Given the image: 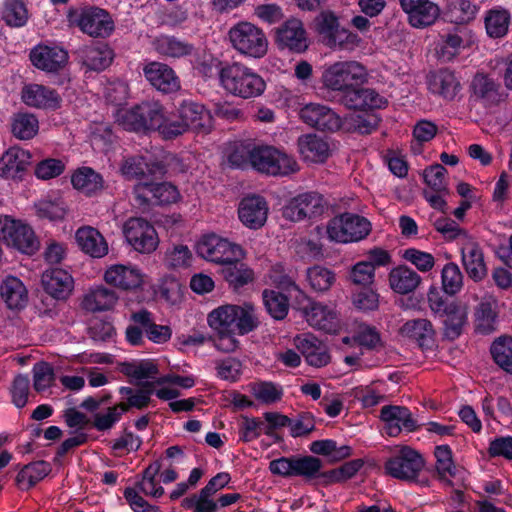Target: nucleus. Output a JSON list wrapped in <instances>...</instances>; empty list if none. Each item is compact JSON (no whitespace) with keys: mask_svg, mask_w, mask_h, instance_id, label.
<instances>
[{"mask_svg":"<svg viewBox=\"0 0 512 512\" xmlns=\"http://www.w3.org/2000/svg\"><path fill=\"white\" fill-rule=\"evenodd\" d=\"M121 172L127 180L137 182L134 191L143 202L166 205L175 203L180 196L171 183H156L166 173L164 162H124Z\"/></svg>","mask_w":512,"mask_h":512,"instance_id":"f257e3e1","label":"nucleus"},{"mask_svg":"<svg viewBox=\"0 0 512 512\" xmlns=\"http://www.w3.org/2000/svg\"><path fill=\"white\" fill-rule=\"evenodd\" d=\"M207 321L217 333L245 335L258 326L255 308L251 303L222 305L208 314Z\"/></svg>","mask_w":512,"mask_h":512,"instance_id":"f03ea898","label":"nucleus"},{"mask_svg":"<svg viewBox=\"0 0 512 512\" xmlns=\"http://www.w3.org/2000/svg\"><path fill=\"white\" fill-rule=\"evenodd\" d=\"M219 78L227 92L243 99L258 97L266 88L263 78L241 63L224 66L220 70Z\"/></svg>","mask_w":512,"mask_h":512,"instance_id":"7ed1b4c3","label":"nucleus"},{"mask_svg":"<svg viewBox=\"0 0 512 512\" xmlns=\"http://www.w3.org/2000/svg\"><path fill=\"white\" fill-rule=\"evenodd\" d=\"M367 80V69L361 63L352 60L326 65L321 76L322 85L328 90L341 92L342 98Z\"/></svg>","mask_w":512,"mask_h":512,"instance_id":"20e7f679","label":"nucleus"},{"mask_svg":"<svg viewBox=\"0 0 512 512\" xmlns=\"http://www.w3.org/2000/svg\"><path fill=\"white\" fill-rule=\"evenodd\" d=\"M232 47L240 54L252 58H262L268 50V39L258 26L242 21L229 30Z\"/></svg>","mask_w":512,"mask_h":512,"instance_id":"39448f33","label":"nucleus"},{"mask_svg":"<svg viewBox=\"0 0 512 512\" xmlns=\"http://www.w3.org/2000/svg\"><path fill=\"white\" fill-rule=\"evenodd\" d=\"M130 319L133 323L127 326L125 336L128 343L133 346L144 343V332L150 341L157 344L165 343L171 338V328L156 324L153 314L146 309L132 313Z\"/></svg>","mask_w":512,"mask_h":512,"instance_id":"423d86ee","label":"nucleus"},{"mask_svg":"<svg viewBox=\"0 0 512 512\" xmlns=\"http://www.w3.org/2000/svg\"><path fill=\"white\" fill-rule=\"evenodd\" d=\"M370 231V222L366 218L352 213H343L336 216L329 220L326 226L328 239L337 243L360 241Z\"/></svg>","mask_w":512,"mask_h":512,"instance_id":"0eeeda50","label":"nucleus"},{"mask_svg":"<svg viewBox=\"0 0 512 512\" xmlns=\"http://www.w3.org/2000/svg\"><path fill=\"white\" fill-rule=\"evenodd\" d=\"M69 21L93 38H106L114 31V21L110 14L99 7H85L70 10Z\"/></svg>","mask_w":512,"mask_h":512,"instance_id":"6e6552de","label":"nucleus"},{"mask_svg":"<svg viewBox=\"0 0 512 512\" xmlns=\"http://www.w3.org/2000/svg\"><path fill=\"white\" fill-rule=\"evenodd\" d=\"M317 29L325 44L335 50L352 51L361 42L360 37L340 27L338 18L331 12H323L317 18Z\"/></svg>","mask_w":512,"mask_h":512,"instance_id":"1a4fd4ad","label":"nucleus"},{"mask_svg":"<svg viewBox=\"0 0 512 512\" xmlns=\"http://www.w3.org/2000/svg\"><path fill=\"white\" fill-rule=\"evenodd\" d=\"M0 236L7 246L26 254L34 253L38 248L32 228L10 216H0Z\"/></svg>","mask_w":512,"mask_h":512,"instance_id":"9d476101","label":"nucleus"},{"mask_svg":"<svg viewBox=\"0 0 512 512\" xmlns=\"http://www.w3.org/2000/svg\"><path fill=\"white\" fill-rule=\"evenodd\" d=\"M322 468V461L313 456H292L274 459L269 464V470L274 475L285 478L302 476L316 477Z\"/></svg>","mask_w":512,"mask_h":512,"instance_id":"9b49d317","label":"nucleus"},{"mask_svg":"<svg viewBox=\"0 0 512 512\" xmlns=\"http://www.w3.org/2000/svg\"><path fill=\"white\" fill-rule=\"evenodd\" d=\"M197 253L202 258L223 266L236 257H243L241 246L215 234L204 236L197 244Z\"/></svg>","mask_w":512,"mask_h":512,"instance_id":"f8f14e48","label":"nucleus"},{"mask_svg":"<svg viewBox=\"0 0 512 512\" xmlns=\"http://www.w3.org/2000/svg\"><path fill=\"white\" fill-rule=\"evenodd\" d=\"M127 242L140 253L149 254L156 250L159 239L152 224L144 218H130L123 226Z\"/></svg>","mask_w":512,"mask_h":512,"instance_id":"ddd939ff","label":"nucleus"},{"mask_svg":"<svg viewBox=\"0 0 512 512\" xmlns=\"http://www.w3.org/2000/svg\"><path fill=\"white\" fill-rule=\"evenodd\" d=\"M423 466L424 461L421 455L408 446L402 447L385 462L387 474L405 481L414 480Z\"/></svg>","mask_w":512,"mask_h":512,"instance_id":"4468645a","label":"nucleus"},{"mask_svg":"<svg viewBox=\"0 0 512 512\" xmlns=\"http://www.w3.org/2000/svg\"><path fill=\"white\" fill-rule=\"evenodd\" d=\"M324 209L325 201L321 194L305 192L289 200L283 208V216L290 221L299 222L321 215Z\"/></svg>","mask_w":512,"mask_h":512,"instance_id":"2eb2a0df","label":"nucleus"},{"mask_svg":"<svg viewBox=\"0 0 512 512\" xmlns=\"http://www.w3.org/2000/svg\"><path fill=\"white\" fill-rule=\"evenodd\" d=\"M34 67L46 73H58L68 63V52L54 43L38 44L29 53Z\"/></svg>","mask_w":512,"mask_h":512,"instance_id":"dca6fc26","label":"nucleus"},{"mask_svg":"<svg viewBox=\"0 0 512 512\" xmlns=\"http://www.w3.org/2000/svg\"><path fill=\"white\" fill-rule=\"evenodd\" d=\"M231 153L227 160H286L287 153L281 147L264 143L255 144L250 140L238 141L230 145Z\"/></svg>","mask_w":512,"mask_h":512,"instance_id":"f3484780","label":"nucleus"},{"mask_svg":"<svg viewBox=\"0 0 512 512\" xmlns=\"http://www.w3.org/2000/svg\"><path fill=\"white\" fill-rule=\"evenodd\" d=\"M300 118L320 131L334 132L341 127V118L328 106L317 103L305 105L300 110Z\"/></svg>","mask_w":512,"mask_h":512,"instance_id":"a211bd4d","label":"nucleus"},{"mask_svg":"<svg viewBox=\"0 0 512 512\" xmlns=\"http://www.w3.org/2000/svg\"><path fill=\"white\" fill-rule=\"evenodd\" d=\"M380 417L385 424L386 433L391 437L398 436L402 431L413 432L418 428L411 411L404 406H384Z\"/></svg>","mask_w":512,"mask_h":512,"instance_id":"6ab92c4d","label":"nucleus"},{"mask_svg":"<svg viewBox=\"0 0 512 512\" xmlns=\"http://www.w3.org/2000/svg\"><path fill=\"white\" fill-rule=\"evenodd\" d=\"M268 203L260 195H248L244 197L238 207V217L242 224L250 229H259L267 221Z\"/></svg>","mask_w":512,"mask_h":512,"instance_id":"aec40b11","label":"nucleus"},{"mask_svg":"<svg viewBox=\"0 0 512 512\" xmlns=\"http://www.w3.org/2000/svg\"><path fill=\"white\" fill-rule=\"evenodd\" d=\"M401 8L408 15V21L415 28H425L435 23L440 9L431 0H399Z\"/></svg>","mask_w":512,"mask_h":512,"instance_id":"412c9836","label":"nucleus"},{"mask_svg":"<svg viewBox=\"0 0 512 512\" xmlns=\"http://www.w3.org/2000/svg\"><path fill=\"white\" fill-rule=\"evenodd\" d=\"M146 80L163 93H172L180 89V80L175 71L162 62H149L143 67Z\"/></svg>","mask_w":512,"mask_h":512,"instance_id":"4be33fe9","label":"nucleus"},{"mask_svg":"<svg viewBox=\"0 0 512 512\" xmlns=\"http://www.w3.org/2000/svg\"><path fill=\"white\" fill-rule=\"evenodd\" d=\"M296 348L313 367H323L330 362V355L325 343L312 333H303L294 338Z\"/></svg>","mask_w":512,"mask_h":512,"instance_id":"5701e85b","label":"nucleus"},{"mask_svg":"<svg viewBox=\"0 0 512 512\" xmlns=\"http://www.w3.org/2000/svg\"><path fill=\"white\" fill-rule=\"evenodd\" d=\"M429 91L447 101H452L461 91V83L455 72L444 68L432 72L427 79Z\"/></svg>","mask_w":512,"mask_h":512,"instance_id":"b1692460","label":"nucleus"},{"mask_svg":"<svg viewBox=\"0 0 512 512\" xmlns=\"http://www.w3.org/2000/svg\"><path fill=\"white\" fill-rule=\"evenodd\" d=\"M461 257L463 266L474 281H481L487 275V267L484 261V255L479 244L471 237L461 245Z\"/></svg>","mask_w":512,"mask_h":512,"instance_id":"393cba45","label":"nucleus"},{"mask_svg":"<svg viewBox=\"0 0 512 512\" xmlns=\"http://www.w3.org/2000/svg\"><path fill=\"white\" fill-rule=\"evenodd\" d=\"M79 62L92 71L106 69L113 60V51L105 43L95 45H84L76 50Z\"/></svg>","mask_w":512,"mask_h":512,"instance_id":"a878e982","label":"nucleus"},{"mask_svg":"<svg viewBox=\"0 0 512 512\" xmlns=\"http://www.w3.org/2000/svg\"><path fill=\"white\" fill-rule=\"evenodd\" d=\"M276 41L281 48L295 52L304 51L307 48V39L302 22L298 19L287 20L277 29Z\"/></svg>","mask_w":512,"mask_h":512,"instance_id":"bb28decb","label":"nucleus"},{"mask_svg":"<svg viewBox=\"0 0 512 512\" xmlns=\"http://www.w3.org/2000/svg\"><path fill=\"white\" fill-rule=\"evenodd\" d=\"M304 315L310 326L334 333L339 328V319L336 311L320 302H311L304 308Z\"/></svg>","mask_w":512,"mask_h":512,"instance_id":"cd10ccee","label":"nucleus"},{"mask_svg":"<svg viewBox=\"0 0 512 512\" xmlns=\"http://www.w3.org/2000/svg\"><path fill=\"white\" fill-rule=\"evenodd\" d=\"M21 96L26 105L35 108L57 109L61 104V97L56 90L40 84L24 86Z\"/></svg>","mask_w":512,"mask_h":512,"instance_id":"c85d7f7f","label":"nucleus"},{"mask_svg":"<svg viewBox=\"0 0 512 512\" xmlns=\"http://www.w3.org/2000/svg\"><path fill=\"white\" fill-rule=\"evenodd\" d=\"M73 283L72 276L61 268H49L42 274L45 291L58 300H64L71 294Z\"/></svg>","mask_w":512,"mask_h":512,"instance_id":"c756f323","label":"nucleus"},{"mask_svg":"<svg viewBox=\"0 0 512 512\" xmlns=\"http://www.w3.org/2000/svg\"><path fill=\"white\" fill-rule=\"evenodd\" d=\"M104 279L117 288L131 290L141 285L142 274L135 266L115 264L106 270Z\"/></svg>","mask_w":512,"mask_h":512,"instance_id":"7c9ffc66","label":"nucleus"},{"mask_svg":"<svg viewBox=\"0 0 512 512\" xmlns=\"http://www.w3.org/2000/svg\"><path fill=\"white\" fill-rule=\"evenodd\" d=\"M400 334L426 349L433 346L436 335L431 321L424 318L406 321L400 328Z\"/></svg>","mask_w":512,"mask_h":512,"instance_id":"2f4dec72","label":"nucleus"},{"mask_svg":"<svg viewBox=\"0 0 512 512\" xmlns=\"http://www.w3.org/2000/svg\"><path fill=\"white\" fill-rule=\"evenodd\" d=\"M341 102L347 108L355 110L380 109L387 104V100L374 89L359 86L341 98Z\"/></svg>","mask_w":512,"mask_h":512,"instance_id":"473e14b6","label":"nucleus"},{"mask_svg":"<svg viewBox=\"0 0 512 512\" xmlns=\"http://www.w3.org/2000/svg\"><path fill=\"white\" fill-rule=\"evenodd\" d=\"M180 122L185 129L208 131L211 127V115L204 106L192 101H184L178 109Z\"/></svg>","mask_w":512,"mask_h":512,"instance_id":"72a5a7b5","label":"nucleus"},{"mask_svg":"<svg viewBox=\"0 0 512 512\" xmlns=\"http://www.w3.org/2000/svg\"><path fill=\"white\" fill-rule=\"evenodd\" d=\"M0 296L11 310H21L28 303V291L23 282L15 276H7L2 280Z\"/></svg>","mask_w":512,"mask_h":512,"instance_id":"f704fd0d","label":"nucleus"},{"mask_svg":"<svg viewBox=\"0 0 512 512\" xmlns=\"http://www.w3.org/2000/svg\"><path fill=\"white\" fill-rule=\"evenodd\" d=\"M75 239L83 252L94 258H102L108 253L104 237L93 227H81L76 231Z\"/></svg>","mask_w":512,"mask_h":512,"instance_id":"c9c22d12","label":"nucleus"},{"mask_svg":"<svg viewBox=\"0 0 512 512\" xmlns=\"http://www.w3.org/2000/svg\"><path fill=\"white\" fill-rule=\"evenodd\" d=\"M233 169L251 168L256 172L274 177H284L300 170L297 162H229Z\"/></svg>","mask_w":512,"mask_h":512,"instance_id":"e433bc0d","label":"nucleus"},{"mask_svg":"<svg viewBox=\"0 0 512 512\" xmlns=\"http://www.w3.org/2000/svg\"><path fill=\"white\" fill-rule=\"evenodd\" d=\"M118 298L114 290L104 286H97L85 294L82 307L89 312L107 311L115 306Z\"/></svg>","mask_w":512,"mask_h":512,"instance_id":"4c0bfd02","label":"nucleus"},{"mask_svg":"<svg viewBox=\"0 0 512 512\" xmlns=\"http://www.w3.org/2000/svg\"><path fill=\"white\" fill-rule=\"evenodd\" d=\"M420 283V275L405 265L395 267L389 273L390 288L401 295L413 292Z\"/></svg>","mask_w":512,"mask_h":512,"instance_id":"58836bf2","label":"nucleus"},{"mask_svg":"<svg viewBox=\"0 0 512 512\" xmlns=\"http://www.w3.org/2000/svg\"><path fill=\"white\" fill-rule=\"evenodd\" d=\"M443 317H445L443 321L444 336L449 340L457 339L462 334L463 327L467 322L466 307L456 302H450Z\"/></svg>","mask_w":512,"mask_h":512,"instance_id":"ea45409f","label":"nucleus"},{"mask_svg":"<svg viewBox=\"0 0 512 512\" xmlns=\"http://www.w3.org/2000/svg\"><path fill=\"white\" fill-rule=\"evenodd\" d=\"M153 45L160 55L170 58H181L194 52V46L191 43L174 36H159L154 40Z\"/></svg>","mask_w":512,"mask_h":512,"instance_id":"a19ab883","label":"nucleus"},{"mask_svg":"<svg viewBox=\"0 0 512 512\" xmlns=\"http://www.w3.org/2000/svg\"><path fill=\"white\" fill-rule=\"evenodd\" d=\"M243 257H236V260H230L221 267L223 278L234 288L242 287L254 279L253 271L241 261Z\"/></svg>","mask_w":512,"mask_h":512,"instance_id":"79ce46f5","label":"nucleus"},{"mask_svg":"<svg viewBox=\"0 0 512 512\" xmlns=\"http://www.w3.org/2000/svg\"><path fill=\"white\" fill-rule=\"evenodd\" d=\"M297 147L300 155L305 159L332 156L328 142L316 134L301 135L297 140Z\"/></svg>","mask_w":512,"mask_h":512,"instance_id":"37998d69","label":"nucleus"},{"mask_svg":"<svg viewBox=\"0 0 512 512\" xmlns=\"http://www.w3.org/2000/svg\"><path fill=\"white\" fill-rule=\"evenodd\" d=\"M38 217L49 220L62 219L66 214V205L58 192H52L35 203Z\"/></svg>","mask_w":512,"mask_h":512,"instance_id":"c03bdc74","label":"nucleus"},{"mask_svg":"<svg viewBox=\"0 0 512 512\" xmlns=\"http://www.w3.org/2000/svg\"><path fill=\"white\" fill-rule=\"evenodd\" d=\"M51 471V466L45 461H36L25 465L16 477L17 484L23 490H28L44 479Z\"/></svg>","mask_w":512,"mask_h":512,"instance_id":"a18cd8bd","label":"nucleus"},{"mask_svg":"<svg viewBox=\"0 0 512 512\" xmlns=\"http://www.w3.org/2000/svg\"><path fill=\"white\" fill-rule=\"evenodd\" d=\"M472 87L474 95L485 105H492L500 100L499 84L485 74H476Z\"/></svg>","mask_w":512,"mask_h":512,"instance_id":"49530a36","label":"nucleus"},{"mask_svg":"<svg viewBox=\"0 0 512 512\" xmlns=\"http://www.w3.org/2000/svg\"><path fill=\"white\" fill-rule=\"evenodd\" d=\"M262 299L267 313L275 320H283L289 311V300L279 291L265 289Z\"/></svg>","mask_w":512,"mask_h":512,"instance_id":"de8ad7c7","label":"nucleus"},{"mask_svg":"<svg viewBox=\"0 0 512 512\" xmlns=\"http://www.w3.org/2000/svg\"><path fill=\"white\" fill-rule=\"evenodd\" d=\"M494 362L505 372L512 374V337L500 336L490 347Z\"/></svg>","mask_w":512,"mask_h":512,"instance_id":"09e8293b","label":"nucleus"},{"mask_svg":"<svg viewBox=\"0 0 512 512\" xmlns=\"http://www.w3.org/2000/svg\"><path fill=\"white\" fill-rule=\"evenodd\" d=\"M310 451L317 455L327 456L331 461H340L349 457L352 453L350 446H337L336 441L331 439L316 440L310 444Z\"/></svg>","mask_w":512,"mask_h":512,"instance_id":"8fccbe9b","label":"nucleus"},{"mask_svg":"<svg viewBox=\"0 0 512 512\" xmlns=\"http://www.w3.org/2000/svg\"><path fill=\"white\" fill-rule=\"evenodd\" d=\"M71 182L75 189L86 194H92L102 187V177L89 167L78 169L72 175Z\"/></svg>","mask_w":512,"mask_h":512,"instance_id":"3c124183","label":"nucleus"},{"mask_svg":"<svg viewBox=\"0 0 512 512\" xmlns=\"http://www.w3.org/2000/svg\"><path fill=\"white\" fill-rule=\"evenodd\" d=\"M2 18L9 26L22 27L27 23L28 10L22 0H4Z\"/></svg>","mask_w":512,"mask_h":512,"instance_id":"603ef678","label":"nucleus"},{"mask_svg":"<svg viewBox=\"0 0 512 512\" xmlns=\"http://www.w3.org/2000/svg\"><path fill=\"white\" fill-rule=\"evenodd\" d=\"M11 127L13 135L22 140L34 137L39 128L37 118L29 113L15 114Z\"/></svg>","mask_w":512,"mask_h":512,"instance_id":"864d4df0","label":"nucleus"},{"mask_svg":"<svg viewBox=\"0 0 512 512\" xmlns=\"http://www.w3.org/2000/svg\"><path fill=\"white\" fill-rule=\"evenodd\" d=\"M510 15L504 9H496L488 12L485 18L487 34L493 38H501L508 32Z\"/></svg>","mask_w":512,"mask_h":512,"instance_id":"5fc2aeb1","label":"nucleus"},{"mask_svg":"<svg viewBox=\"0 0 512 512\" xmlns=\"http://www.w3.org/2000/svg\"><path fill=\"white\" fill-rule=\"evenodd\" d=\"M142 113L140 104L132 108H120L115 113L116 122L123 129L134 132H144V123L142 122Z\"/></svg>","mask_w":512,"mask_h":512,"instance_id":"6e6d98bb","label":"nucleus"},{"mask_svg":"<svg viewBox=\"0 0 512 512\" xmlns=\"http://www.w3.org/2000/svg\"><path fill=\"white\" fill-rule=\"evenodd\" d=\"M464 48V40L459 33H448L441 36V42L437 50L442 61L453 60Z\"/></svg>","mask_w":512,"mask_h":512,"instance_id":"4d7b16f0","label":"nucleus"},{"mask_svg":"<svg viewBox=\"0 0 512 512\" xmlns=\"http://www.w3.org/2000/svg\"><path fill=\"white\" fill-rule=\"evenodd\" d=\"M140 385L141 388L136 390L131 397H127V401L117 404L122 413L129 411L131 408L143 409L150 403V396L154 392V383L146 381Z\"/></svg>","mask_w":512,"mask_h":512,"instance_id":"13d9d810","label":"nucleus"},{"mask_svg":"<svg viewBox=\"0 0 512 512\" xmlns=\"http://www.w3.org/2000/svg\"><path fill=\"white\" fill-rule=\"evenodd\" d=\"M307 280L313 290L324 292L334 283L335 275L325 267L313 266L307 270Z\"/></svg>","mask_w":512,"mask_h":512,"instance_id":"bf43d9fd","label":"nucleus"},{"mask_svg":"<svg viewBox=\"0 0 512 512\" xmlns=\"http://www.w3.org/2000/svg\"><path fill=\"white\" fill-rule=\"evenodd\" d=\"M476 329L482 334H488L495 330L496 313L489 302H481L475 311Z\"/></svg>","mask_w":512,"mask_h":512,"instance_id":"052dcab7","label":"nucleus"},{"mask_svg":"<svg viewBox=\"0 0 512 512\" xmlns=\"http://www.w3.org/2000/svg\"><path fill=\"white\" fill-rule=\"evenodd\" d=\"M437 130V126L433 122L427 120H421L415 125L413 130L414 141L411 145L414 156L421 154V145L432 140L435 137Z\"/></svg>","mask_w":512,"mask_h":512,"instance_id":"680f3d73","label":"nucleus"},{"mask_svg":"<svg viewBox=\"0 0 512 512\" xmlns=\"http://www.w3.org/2000/svg\"><path fill=\"white\" fill-rule=\"evenodd\" d=\"M140 109L142 122H145L144 132L156 130L157 126L160 125V121H163V106L157 101H146L140 103Z\"/></svg>","mask_w":512,"mask_h":512,"instance_id":"e2e57ef3","label":"nucleus"},{"mask_svg":"<svg viewBox=\"0 0 512 512\" xmlns=\"http://www.w3.org/2000/svg\"><path fill=\"white\" fill-rule=\"evenodd\" d=\"M442 285L444 291L449 295H454L460 291L463 286V275L455 263H448L442 269Z\"/></svg>","mask_w":512,"mask_h":512,"instance_id":"0e129e2a","label":"nucleus"},{"mask_svg":"<svg viewBox=\"0 0 512 512\" xmlns=\"http://www.w3.org/2000/svg\"><path fill=\"white\" fill-rule=\"evenodd\" d=\"M55 380L53 367L47 362H40L33 368V387L37 392L50 388Z\"/></svg>","mask_w":512,"mask_h":512,"instance_id":"69168bd1","label":"nucleus"},{"mask_svg":"<svg viewBox=\"0 0 512 512\" xmlns=\"http://www.w3.org/2000/svg\"><path fill=\"white\" fill-rule=\"evenodd\" d=\"M375 271L373 264L370 262L360 261L356 263L350 270V281L359 286L368 287L374 282Z\"/></svg>","mask_w":512,"mask_h":512,"instance_id":"338daca9","label":"nucleus"},{"mask_svg":"<svg viewBox=\"0 0 512 512\" xmlns=\"http://www.w3.org/2000/svg\"><path fill=\"white\" fill-rule=\"evenodd\" d=\"M192 253L185 245H176L168 249L165 255V263L169 268H186L190 266Z\"/></svg>","mask_w":512,"mask_h":512,"instance_id":"774afa93","label":"nucleus"}]
</instances>
